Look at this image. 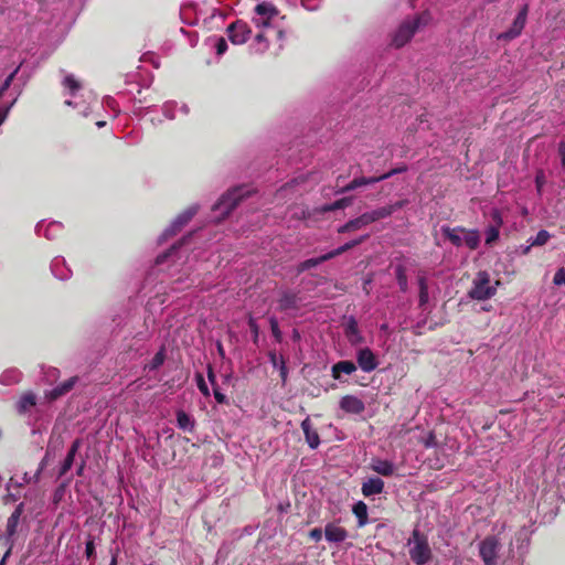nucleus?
I'll return each instance as SVG.
<instances>
[{
    "label": "nucleus",
    "instance_id": "0eeeda50",
    "mask_svg": "<svg viewBox=\"0 0 565 565\" xmlns=\"http://www.w3.org/2000/svg\"><path fill=\"white\" fill-rule=\"evenodd\" d=\"M22 503L19 504L15 508V510L11 513V515L8 518L6 533L0 535V542L8 547L6 554L3 555L0 562V565H2L6 562L7 557L11 553L14 542L13 536L17 533V527L19 525L20 518L22 514Z\"/></svg>",
    "mask_w": 565,
    "mask_h": 565
},
{
    "label": "nucleus",
    "instance_id": "603ef678",
    "mask_svg": "<svg viewBox=\"0 0 565 565\" xmlns=\"http://www.w3.org/2000/svg\"><path fill=\"white\" fill-rule=\"evenodd\" d=\"M553 284L556 286L565 285V267L557 269L553 277Z\"/></svg>",
    "mask_w": 565,
    "mask_h": 565
},
{
    "label": "nucleus",
    "instance_id": "13d9d810",
    "mask_svg": "<svg viewBox=\"0 0 565 565\" xmlns=\"http://www.w3.org/2000/svg\"><path fill=\"white\" fill-rule=\"evenodd\" d=\"M322 535H323V532L320 527H315V529L310 530V532H309V537L315 542L321 541Z\"/></svg>",
    "mask_w": 565,
    "mask_h": 565
},
{
    "label": "nucleus",
    "instance_id": "79ce46f5",
    "mask_svg": "<svg viewBox=\"0 0 565 565\" xmlns=\"http://www.w3.org/2000/svg\"><path fill=\"white\" fill-rule=\"evenodd\" d=\"M550 237L551 235L547 231L541 230L534 237H531L529 242L532 246H542L548 242Z\"/></svg>",
    "mask_w": 565,
    "mask_h": 565
},
{
    "label": "nucleus",
    "instance_id": "a18cd8bd",
    "mask_svg": "<svg viewBox=\"0 0 565 565\" xmlns=\"http://www.w3.org/2000/svg\"><path fill=\"white\" fill-rule=\"evenodd\" d=\"M47 462H49V452H46V455L44 456V458L41 460L40 465H39V468L36 470V472L34 473L33 477H28V475L25 473L24 475V480L25 482H31V481H34L36 482L40 478V475L41 472L45 469V467L47 466Z\"/></svg>",
    "mask_w": 565,
    "mask_h": 565
},
{
    "label": "nucleus",
    "instance_id": "dca6fc26",
    "mask_svg": "<svg viewBox=\"0 0 565 565\" xmlns=\"http://www.w3.org/2000/svg\"><path fill=\"white\" fill-rule=\"evenodd\" d=\"M50 268L53 276L60 280H68L73 274L63 256L54 257Z\"/></svg>",
    "mask_w": 565,
    "mask_h": 565
},
{
    "label": "nucleus",
    "instance_id": "a878e982",
    "mask_svg": "<svg viewBox=\"0 0 565 565\" xmlns=\"http://www.w3.org/2000/svg\"><path fill=\"white\" fill-rule=\"evenodd\" d=\"M441 232L446 238H448L452 245L456 247H460L463 245V232L465 228L462 227H449V226H443Z\"/></svg>",
    "mask_w": 565,
    "mask_h": 565
},
{
    "label": "nucleus",
    "instance_id": "4d7b16f0",
    "mask_svg": "<svg viewBox=\"0 0 565 565\" xmlns=\"http://www.w3.org/2000/svg\"><path fill=\"white\" fill-rule=\"evenodd\" d=\"M557 152L561 159V167L565 170V141L562 140L557 145Z\"/></svg>",
    "mask_w": 565,
    "mask_h": 565
},
{
    "label": "nucleus",
    "instance_id": "58836bf2",
    "mask_svg": "<svg viewBox=\"0 0 565 565\" xmlns=\"http://www.w3.org/2000/svg\"><path fill=\"white\" fill-rule=\"evenodd\" d=\"M330 257H329V254H324L322 256H319V257H316V258H309L302 263H300L299 265V271H305V270H308L312 267H316L318 266L319 264L323 263V262H327L329 260Z\"/></svg>",
    "mask_w": 565,
    "mask_h": 565
},
{
    "label": "nucleus",
    "instance_id": "393cba45",
    "mask_svg": "<svg viewBox=\"0 0 565 565\" xmlns=\"http://www.w3.org/2000/svg\"><path fill=\"white\" fill-rule=\"evenodd\" d=\"M370 224H371L370 218L365 212V213L361 214L359 217L350 220L345 224L341 225L338 228V232L339 233H348V232H352V231H358V230H361Z\"/></svg>",
    "mask_w": 565,
    "mask_h": 565
},
{
    "label": "nucleus",
    "instance_id": "c9c22d12",
    "mask_svg": "<svg viewBox=\"0 0 565 565\" xmlns=\"http://www.w3.org/2000/svg\"><path fill=\"white\" fill-rule=\"evenodd\" d=\"M367 238V235H363L361 236L360 238H356V239H353V241H350L348 243H345L344 245L329 252V257L330 259L335 257V256H339L341 254H343L344 252L355 247L356 245L361 244L362 242H364L365 239Z\"/></svg>",
    "mask_w": 565,
    "mask_h": 565
},
{
    "label": "nucleus",
    "instance_id": "aec40b11",
    "mask_svg": "<svg viewBox=\"0 0 565 565\" xmlns=\"http://www.w3.org/2000/svg\"><path fill=\"white\" fill-rule=\"evenodd\" d=\"M77 380H78L77 376L70 377L62 384H60V385L55 386L54 388H52L51 391L46 392V394H45L46 397L50 401H55V399L62 397L63 395L67 394L74 387Z\"/></svg>",
    "mask_w": 565,
    "mask_h": 565
},
{
    "label": "nucleus",
    "instance_id": "680f3d73",
    "mask_svg": "<svg viewBox=\"0 0 565 565\" xmlns=\"http://www.w3.org/2000/svg\"><path fill=\"white\" fill-rule=\"evenodd\" d=\"M214 398L217 403L224 404L227 402L225 394H223L218 388L214 387Z\"/></svg>",
    "mask_w": 565,
    "mask_h": 565
},
{
    "label": "nucleus",
    "instance_id": "bf43d9fd",
    "mask_svg": "<svg viewBox=\"0 0 565 565\" xmlns=\"http://www.w3.org/2000/svg\"><path fill=\"white\" fill-rule=\"evenodd\" d=\"M15 103V99H13L8 106H6L4 108H1L0 109V126L4 122V120L7 119L8 117V114L10 111V108L13 106V104Z\"/></svg>",
    "mask_w": 565,
    "mask_h": 565
},
{
    "label": "nucleus",
    "instance_id": "473e14b6",
    "mask_svg": "<svg viewBox=\"0 0 565 565\" xmlns=\"http://www.w3.org/2000/svg\"><path fill=\"white\" fill-rule=\"evenodd\" d=\"M269 361L275 369L279 370L282 383H285L287 380L288 370H287L286 362H285L284 358L282 356L278 358L275 352H270Z\"/></svg>",
    "mask_w": 565,
    "mask_h": 565
},
{
    "label": "nucleus",
    "instance_id": "a19ab883",
    "mask_svg": "<svg viewBox=\"0 0 565 565\" xmlns=\"http://www.w3.org/2000/svg\"><path fill=\"white\" fill-rule=\"evenodd\" d=\"M499 230L500 226L498 225H490L486 228L484 239L487 245H492L499 238Z\"/></svg>",
    "mask_w": 565,
    "mask_h": 565
},
{
    "label": "nucleus",
    "instance_id": "423d86ee",
    "mask_svg": "<svg viewBox=\"0 0 565 565\" xmlns=\"http://www.w3.org/2000/svg\"><path fill=\"white\" fill-rule=\"evenodd\" d=\"M469 296L476 300H488L495 295V286H490V275L487 271H479L473 279Z\"/></svg>",
    "mask_w": 565,
    "mask_h": 565
},
{
    "label": "nucleus",
    "instance_id": "6e6d98bb",
    "mask_svg": "<svg viewBox=\"0 0 565 565\" xmlns=\"http://www.w3.org/2000/svg\"><path fill=\"white\" fill-rule=\"evenodd\" d=\"M85 555L88 559L95 556V544L92 539H89L85 544Z\"/></svg>",
    "mask_w": 565,
    "mask_h": 565
},
{
    "label": "nucleus",
    "instance_id": "2f4dec72",
    "mask_svg": "<svg viewBox=\"0 0 565 565\" xmlns=\"http://www.w3.org/2000/svg\"><path fill=\"white\" fill-rule=\"evenodd\" d=\"M22 373L15 367L8 369L2 372L0 375V384L2 385H13L21 381Z\"/></svg>",
    "mask_w": 565,
    "mask_h": 565
},
{
    "label": "nucleus",
    "instance_id": "9b49d317",
    "mask_svg": "<svg viewBox=\"0 0 565 565\" xmlns=\"http://www.w3.org/2000/svg\"><path fill=\"white\" fill-rule=\"evenodd\" d=\"M198 209H199L198 205H192V206L188 207L185 211H183L181 214H179L173 220L171 225L164 230V232L160 236L159 241L163 242V241L168 239L169 237H172L173 235H175L179 231H181V228L184 225H186L192 220V217L196 214Z\"/></svg>",
    "mask_w": 565,
    "mask_h": 565
},
{
    "label": "nucleus",
    "instance_id": "37998d69",
    "mask_svg": "<svg viewBox=\"0 0 565 565\" xmlns=\"http://www.w3.org/2000/svg\"><path fill=\"white\" fill-rule=\"evenodd\" d=\"M396 280L402 291H406L408 287L407 276L403 266H397L395 269Z\"/></svg>",
    "mask_w": 565,
    "mask_h": 565
},
{
    "label": "nucleus",
    "instance_id": "0e129e2a",
    "mask_svg": "<svg viewBox=\"0 0 565 565\" xmlns=\"http://www.w3.org/2000/svg\"><path fill=\"white\" fill-rule=\"evenodd\" d=\"M543 183H544V175H543V173H540L535 178V184H536V188H537L539 192L541 191V189L543 186Z\"/></svg>",
    "mask_w": 565,
    "mask_h": 565
},
{
    "label": "nucleus",
    "instance_id": "cd10ccee",
    "mask_svg": "<svg viewBox=\"0 0 565 565\" xmlns=\"http://www.w3.org/2000/svg\"><path fill=\"white\" fill-rule=\"evenodd\" d=\"M36 405V395L32 392L24 393L17 403L19 414H26Z\"/></svg>",
    "mask_w": 565,
    "mask_h": 565
},
{
    "label": "nucleus",
    "instance_id": "4be33fe9",
    "mask_svg": "<svg viewBox=\"0 0 565 565\" xmlns=\"http://www.w3.org/2000/svg\"><path fill=\"white\" fill-rule=\"evenodd\" d=\"M371 469L383 477H391L395 473V465L385 459L374 458L371 462Z\"/></svg>",
    "mask_w": 565,
    "mask_h": 565
},
{
    "label": "nucleus",
    "instance_id": "8fccbe9b",
    "mask_svg": "<svg viewBox=\"0 0 565 565\" xmlns=\"http://www.w3.org/2000/svg\"><path fill=\"white\" fill-rule=\"evenodd\" d=\"M269 324H270V329H271L273 335L275 337V339L277 341H280L281 340V331L279 329V324H278L277 319L275 317H270L269 318Z\"/></svg>",
    "mask_w": 565,
    "mask_h": 565
},
{
    "label": "nucleus",
    "instance_id": "9d476101",
    "mask_svg": "<svg viewBox=\"0 0 565 565\" xmlns=\"http://www.w3.org/2000/svg\"><path fill=\"white\" fill-rule=\"evenodd\" d=\"M226 34L228 40L234 45H242L246 43L252 34V29L248 23L243 20H236L226 28Z\"/></svg>",
    "mask_w": 565,
    "mask_h": 565
},
{
    "label": "nucleus",
    "instance_id": "7c9ffc66",
    "mask_svg": "<svg viewBox=\"0 0 565 565\" xmlns=\"http://www.w3.org/2000/svg\"><path fill=\"white\" fill-rule=\"evenodd\" d=\"M206 45L215 51L217 56H222L227 51V42L223 36H210L206 39Z\"/></svg>",
    "mask_w": 565,
    "mask_h": 565
},
{
    "label": "nucleus",
    "instance_id": "4468645a",
    "mask_svg": "<svg viewBox=\"0 0 565 565\" xmlns=\"http://www.w3.org/2000/svg\"><path fill=\"white\" fill-rule=\"evenodd\" d=\"M356 362L363 372L370 373L379 366L377 356L370 348H362L356 352Z\"/></svg>",
    "mask_w": 565,
    "mask_h": 565
},
{
    "label": "nucleus",
    "instance_id": "de8ad7c7",
    "mask_svg": "<svg viewBox=\"0 0 565 565\" xmlns=\"http://www.w3.org/2000/svg\"><path fill=\"white\" fill-rule=\"evenodd\" d=\"M177 108V104L174 102H167L162 106V111L166 118L172 120L175 118L174 110Z\"/></svg>",
    "mask_w": 565,
    "mask_h": 565
},
{
    "label": "nucleus",
    "instance_id": "6ab92c4d",
    "mask_svg": "<svg viewBox=\"0 0 565 565\" xmlns=\"http://www.w3.org/2000/svg\"><path fill=\"white\" fill-rule=\"evenodd\" d=\"M403 206V202H396L391 205L382 206L379 209H375L371 212H366L370 223H374L379 220L386 218L390 215H392L396 210L401 209Z\"/></svg>",
    "mask_w": 565,
    "mask_h": 565
},
{
    "label": "nucleus",
    "instance_id": "5701e85b",
    "mask_svg": "<svg viewBox=\"0 0 565 565\" xmlns=\"http://www.w3.org/2000/svg\"><path fill=\"white\" fill-rule=\"evenodd\" d=\"M301 429L305 434L306 441L311 449H317L320 445V437L317 430L312 428L311 420L309 417L302 420Z\"/></svg>",
    "mask_w": 565,
    "mask_h": 565
},
{
    "label": "nucleus",
    "instance_id": "4c0bfd02",
    "mask_svg": "<svg viewBox=\"0 0 565 565\" xmlns=\"http://www.w3.org/2000/svg\"><path fill=\"white\" fill-rule=\"evenodd\" d=\"M166 361V348L162 345L160 350L154 354L152 360L146 364L145 369L149 371L158 370Z\"/></svg>",
    "mask_w": 565,
    "mask_h": 565
},
{
    "label": "nucleus",
    "instance_id": "3c124183",
    "mask_svg": "<svg viewBox=\"0 0 565 565\" xmlns=\"http://www.w3.org/2000/svg\"><path fill=\"white\" fill-rule=\"evenodd\" d=\"M196 384L198 388L204 396H210V390L207 387V384L205 383L203 375L200 373L196 374Z\"/></svg>",
    "mask_w": 565,
    "mask_h": 565
},
{
    "label": "nucleus",
    "instance_id": "49530a36",
    "mask_svg": "<svg viewBox=\"0 0 565 565\" xmlns=\"http://www.w3.org/2000/svg\"><path fill=\"white\" fill-rule=\"evenodd\" d=\"M300 182H305L303 177H299V178L292 179L290 182H287L285 185H282L277 191V196H280V198L285 196V194L287 192H289L291 189H294L295 185L299 184Z\"/></svg>",
    "mask_w": 565,
    "mask_h": 565
},
{
    "label": "nucleus",
    "instance_id": "bb28decb",
    "mask_svg": "<svg viewBox=\"0 0 565 565\" xmlns=\"http://www.w3.org/2000/svg\"><path fill=\"white\" fill-rule=\"evenodd\" d=\"M298 301L299 299L296 292L282 291L278 300V306L280 310L287 311L298 308Z\"/></svg>",
    "mask_w": 565,
    "mask_h": 565
},
{
    "label": "nucleus",
    "instance_id": "a211bd4d",
    "mask_svg": "<svg viewBox=\"0 0 565 565\" xmlns=\"http://www.w3.org/2000/svg\"><path fill=\"white\" fill-rule=\"evenodd\" d=\"M340 407L350 414H361L365 409L364 403L353 395L343 396L340 401Z\"/></svg>",
    "mask_w": 565,
    "mask_h": 565
},
{
    "label": "nucleus",
    "instance_id": "052dcab7",
    "mask_svg": "<svg viewBox=\"0 0 565 565\" xmlns=\"http://www.w3.org/2000/svg\"><path fill=\"white\" fill-rule=\"evenodd\" d=\"M177 249V246H172L171 249L169 252H166L161 255H158L157 258H156V264H162L166 262V259L171 256V254Z\"/></svg>",
    "mask_w": 565,
    "mask_h": 565
},
{
    "label": "nucleus",
    "instance_id": "20e7f679",
    "mask_svg": "<svg viewBox=\"0 0 565 565\" xmlns=\"http://www.w3.org/2000/svg\"><path fill=\"white\" fill-rule=\"evenodd\" d=\"M430 19V14L425 11L412 20H405L394 32L392 36V45L397 49L404 46L420 26L428 24Z\"/></svg>",
    "mask_w": 565,
    "mask_h": 565
},
{
    "label": "nucleus",
    "instance_id": "f257e3e1",
    "mask_svg": "<svg viewBox=\"0 0 565 565\" xmlns=\"http://www.w3.org/2000/svg\"><path fill=\"white\" fill-rule=\"evenodd\" d=\"M282 20L284 17L273 3L267 1L258 3L252 17L257 32L248 45V52L253 55H262L267 52L273 41L278 42L279 50L282 49L286 39Z\"/></svg>",
    "mask_w": 565,
    "mask_h": 565
},
{
    "label": "nucleus",
    "instance_id": "7ed1b4c3",
    "mask_svg": "<svg viewBox=\"0 0 565 565\" xmlns=\"http://www.w3.org/2000/svg\"><path fill=\"white\" fill-rule=\"evenodd\" d=\"M61 73L63 74L62 85L64 87V95L70 96V98L65 99V104L78 109L83 116H87L90 110V102L88 99L93 98L92 94L88 93L86 99L77 100V94L82 90L81 82L73 74H67L64 71H61Z\"/></svg>",
    "mask_w": 565,
    "mask_h": 565
},
{
    "label": "nucleus",
    "instance_id": "ea45409f",
    "mask_svg": "<svg viewBox=\"0 0 565 565\" xmlns=\"http://www.w3.org/2000/svg\"><path fill=\"white\" fill-rule=\"evenodd\" d=\"M418 287H419V306L424 307L429 299L428 285L425 277L418 278Z\"/></svg>",
    "mask_w": 565,
    "mask_h": 565
},
{
    "label": "nucleus",
    "instance_id": "2eb2a0df",
    "mask_svg": "<svg viewBox=\"0 0 565 565\" xmlns=\"http://www.w3.org/2000/svg\"><path fill=\"white\" fill-rule=\"evenodd\" d=\"M63 231V224L61 222L52 221L46 223L45 221H40L35 225V233L39 236H44L49 241H53L58 237V235Z\"/></svg>",
    "mask_w": 565,
    "mask_h": 565
},
{
    "label": "nucleus",
    "instance_id": "f8f14e48",
    "mask_svg": "<svg viewBox=\"0 0 565 565\" xmlns=\"http://www.w3.org/2000/svg\"><path fill=\"white\" fill-rule=\"evenodd\" d=\"M529 12V6L524 4L521 10L518 12L512 25L505 31L500 33L497 39L499 41H511L515 38H518L522 30L525 26L526 18Z\"/></svg>",
    "mask_w": 565,
    "mask_h": 565
},
{
    "label": "nucleus",
    "instance_id": "f3484780",
    "mask_svg": "<svg viewBox=\"0 0 565 565\" xmlns=\"http://www.w3.org/2000/svg\"><path fill=\"white\" fill-rule=\"evenodd\" d=\"M324 537L330 543H342L348 539V531L334 522L324 527Z\"/></svg>",
    "mask_w": 565,
    "mask_h": 565
},
{
    "label": "nucleus",
    "instance_id": "5fc2aeb1",
    "mask_svg": "<svg viewBox=\"0 0 565 565\" xmlns=\"http://www.w3.org/2000/svg\"><path fill=\"white\" fill-rule=\"evenodd\" d=\"M322 0H301V4L309 11L317 10L321 6Z\"/></svg>",
    "mask_w": 565,
    "mask_h": 565
},
{
    "label": "nucleus",
    "instance_id": "6e6552de",
    "mask_svg": "<svg viewBox=\"0 0 565 565\" xmlns=\"http://www.w3.org/2000/svg\"><path fill=\"white\" fill-rule=\"evenodd\" d=\"M407 171V166L403 164V166H399L395 169H392L390 170L388 172L384 173V174H381L379 177H371V178H365V177H361V178H355L353 179L349 184H347L345 186H343L342 189H340L339 191H337V193H345V192H349V191H353L360 186H363V185H370V184H374V183H377L380 181H384L395 174H398V173H403Z\"/></svg>",
    "mask_w": 565,
    "mask_h": 565
},
{
    "label": "nucleus",
    "instance_id": "e2e57ef3",
    "mask_svg": "<svg viewBox=\"0 0 565 565\" xmlns=\"http://www.w3.org/2000/svg\"><path fill=\"white\" fill-rule=\"evenodd\" d=\"M492 220H493V222H494V224H493V225H498V226H500V227H501V225H502V217H501V215H500V212H499V211L494 210V211L492 212Z\"/></svg>",
    "mask_w": 565,
    "mask_h": 565
},
{
    "label": "nucleus",
    "instance_id": "f704fd0d",
    "mask_svg": "<svg viewBox=\"0 0 565 565\" xmlns=\"http://www.w3.org/2000/svg\"><path fill=\"white\" fill-rule=\"evenodd\" d=\"M352 510L358 518V525L364 526L367 523V505L363 501H359Z\"/></svg>",
    "mask_w": 565,
    "mask_h": 565
},
{
    "label": "nucleus",
    "instance_id": "864d4df0",
    "mask_svg": "<svg viewBox=\"0 0 565 565\" xmlns=\"http://www.w3.org/2000/svg\"><path fill=\"white\" fill-rule=\"evenodd\" d=\"M248 327L250 332L253 333L254 341L256 342L259 334V327L253 316L248 317Z\"/></svg>",
    "mask_w": 565,
    "mask_h": 565
},
{
    "label": "nucleus",
    "instance_id": "b1692460",
    "mask_svg": "<svg viewBox=\"0 0 565 565\" xmlns=\"http://www.w3.org/2000/svg\"><path fill=\"white\" fill-rule=\"evenodd\" d=\"M81 439H75L71 446V448L67 451V455L60 468L58 477L65 476L72 468L74 463L75 456L81 447Z\"/></svg>",
    "mask_w": 565,
    "mask_h": 565
},
{
    "label": "nucleus",
    "instance_id": "ddd939ff",
    "mask_svg": "<svg viewBox=\"0 0 565 565\" xmlns=\"http://www.w3.org/2000/svg\"><path fill=\"white\" fill-rule=\"evenodd\" d=\"M479 552L484 565H495L499 552L497 537H486L479 545Z\"/></svg>",
    "mask_w": 565,
    "mask_h": 565
},
{
    "label": "nucleus",
    "instance_id": "09e8293b",
    "mask_svg": "<svg viewBox=\"0 0 565 565\" xmlns=\"http://www.w3.org/2000/svg\"><path fill=\"white\" fill-rule=\"evenodd\" d=\"M103 105L104 107L110 109L113 113H114V116L116 117L118 114H119V108H118V104L117 102L110 97V96H106L104 99H103Z\"/></svg>",
    "mask_w": 565,
    "mask_h": 565
},
{
    "label": "nucleus",
    "instance_id": "f03ea898",
    "mask_svg": "<svg viewBox=\"0 0 565 565\" xmlns=\"http://www.w3.org/2000/svg\"><path fill=\"white\" fill-rule=\"evenodd\" d=\"M406 545L408 547L409 558L416 565H426L431 561L433 551L428 537L418 527L413 530Z\"/></svg>",
    "mask_w": 565,
    "mask_h": 565
},
{
    "label": "nucleus",
    "instance_id": "c85d7f7f",
    "mask_svg": "<svg viewBox=\"0 0 565 565\" xmlns=\"http://www.w3.org/2000/svg\"><path fill=\"white\" fill-rule=\"evenodd\" d=\"M332 376L335 380L341 379V373L352 374L356 371V365L352 361H339L338 363L332 365Z\"/></svg>",
    "mask_w": 565,
    "mask_h": 565
},
{
    "label": "nucleus",
    "instance_id": "c03bdc74",
    "mask_svg": "<svg viewBox=\"0 0 565 565\" xmlns=\"http://www.w3.org/2000/svg\"><path fill=\"white\" fill-rule=\"evenodd\" d=\"M350 204H351V199L344 198L341 200H337L331 204L324 205L322 211H324V212L337 211V210L344 209V207L349 206Z\"/></svg>",
    "mask_w": 565,
    "mask_h": 565
},
{
    "label": "nucleus",
    "instance_id": "1a4fd4ad",
    "mask_svg": "<svg viewBox=\"0 0 565 565\" xmlns=\"http://www.w3.org/2000/svg\"><path fill=\"white\" fill-rule=\"evenodd\" d=\"M341 326L348 342L352 347H358L365 342V338L354 316H343Z\"/></svg>",
    "mask_w": 565,
    "mask_h": 565
},
{
    "label": "nucleus",
    "instance_id": "72a5a7b5",
    "mask_svg": "<svg viewBox=\"0 0 565 565\" xmlns=\"http://www.w3.org/2000/svg\"><path fill=\"white\" fill-rule=\"evenodd\" d=\"M463 244L470 249H477L480 244V234L477 230H465Z\"/></svg>",
    "mask_w": 565,
    "mask_h": 565
},
{
    "label": "nucleus",
    "instance_id": "e433bc0d",
    "mask_svg": "<svg viewBox=\"0 0 565 565\" xmlns=\"http://www.w3.org/2000/svg\"><path fill=\"white\" fill-rule=\"evenodd\" d=\"M367 238V235H363L361 236L360 238H356V239H353V241H350L348 243H345L344 245L329 252V257L330 259L335 257V256H339L341 254H343L344 252L355 247L356 245L361 244L362 242H364L365 239Z\"/></svg>",
    "mask_w": 565,
    "mask_h": 565
},
{
    "label": "nucleus",
    "instance_id": "338daca9",
    "mask_svg": "<svg viewBox=\"0 0 565 565\" xmlns=\"http://www.w3.org/2000/svg\"><path fill=\"white\" fill-rule=\"evenodd\" d=\"M207 379L212 385H215V374H214L211 365H209V367H207Z\"/></svg>",
    "mask_w": 565,
    "mask_h": 565
},
{
    "label": "nucleus",
    "instance_id": "774afa93",
    "mask_svg": "<svg viewBox=\"0 0 565 565\" xmlns=\"http://www.w3.org/2000/svg\"><path fill=\"white\" fill-rule=\"evenodd\" d=\"M11 85L8 83V81H4L1 85H0V98L3 96V94L9 89Z\"/></svg>",
    "mask_w": 565,
    "mask_h": 565
},
{
    "label": "nucleus",
    "instance_id": "69168bd1",
    "mask_svg": "<svg viewBox=\"0 0 565 565\" xmlns=\"http://www.w3.org/2000/svg\"><path fill=\"white\" fill-rule=\"evenodd\" d=\"M435 445H436L435 436L433 434H429V436L425 439V446L434 447Z\"/></svg>",
    "mask_w": 565,
    "mask_h": 565
},
{
    "label": "nucleus",
    "instance_id": "39448f33",
    "mask_svg": "<svg viewBox=\"0 0 565 565\" xmlns=\"http://www.w3.org/2000/svg\"><path fill=\"white\" fill-rule=\"evenodd\" d=\"M249 193L250 191L246 186H236L228 190L213 206V212L218 213L215 220L220 222L225 218Z\"/></svg>",
    "mask_w": 565,
    "mask_h": 565
},
{
    "label": "nucleus",
    "instance_id": "c756f323",
    "mask_svg": "<svg viewBox=\"0 0 565 565\" xmlns=\"http://www.w3.org/2000/svg\"><path fill=\"white\" fill-rule=\"evenodd\" d=\"M177 425L183 431L192 433L195 427L194 418L184 411L177 412Z\"/></svg>",
    "mask_w": 565,
    "mask_h": 565
},
{
    "label": "nucleus",
    "instance_id": "412c9836",
    "mask_svg": "<svg viewBox=\"0 0 565 565\" xmlns=\"http://www.w3.org/2000/svg\"><path fill=\"white\" fill-rule=\"evenodd\" d=\"M384 490V481L379 477L369 478L362 483V494L364 497H372L382 493Z\"/></svg>",
    "mask_w": 565,
    "mask_h": 565
}]
</instances>
